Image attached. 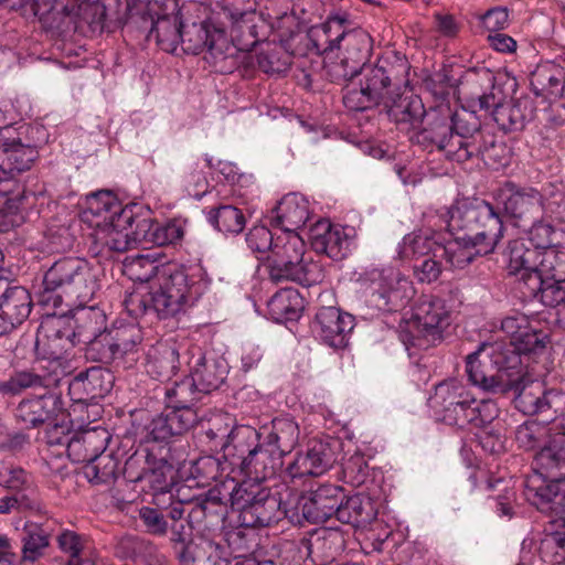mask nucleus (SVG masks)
Segmentation results:
<instances>
[{
    "label": "nucleus",
    "mask_w": 565,
    "mask_h": 565,
    "mask_svg": "<svg viewBox=\"0 0 565 565\" xmlns=\"http://www.w3.org/2000/svg\"><path fill=\"white\" fill-rule=\"evenodd\" d=\"M546 339L545 332L527 326L514 340L482 343L466 359L469 381L487 393L503 394L523 376L521 355L542 351Z\"/></svg>",
    "instance_id": "1"
},
{
    "label": "nucleus",
    "mask_w": 565,
    "mask_h": 565,
    "mask_svg": "<svg viewBox=\"0 0 565 565\" xmlns=\"http://www.w3.org/2000/svg\"><path fill=\"white\" fill-rule=\"evenodd\" d=\"M448 214V230L452 233L463 232L458 239L476 249L473 253L468 247L436 246L435 257H446L454 268H465L473 260L476 254L492 253L503 236L502 221L494 207L486 201H459L450 207Z\"/></svg>",
    "instance_id": "2"
},
{
    "label": "nucleus",
    "mask_w": 565,
    "mask_h": 565,
    "mask_svg": "<svg viewBox=\"0 0 565 565\" xmlns=\"http://www.w3.org/2000/svg\"><path fill=\"white\" fill-rule=\"evenodd\" d=\"M487 130L473 111L461 109L449 116H435L428 126L416 135L418 143L435 146L448 160L458 162Z\"/></svg>",
    "instance_id": "3"
},
{
    "label": "nucleus",
    "mask_w": 565,
    "mask_h": 565,
    "mask_svg": "<svg viewBox=\"0 0 565 565\" xmlns=\"http://www.w3.org/2000/svg\"><path fill=\"white\" fill-rule=\"evenodd\" d=\"M518 266H526L518 275L527 285L530 291L540 296L547 307H556L565 302V252H525L521 245L515 249Z\"/></svg>",
    "instance_id": "4"
},
{
    "label": "nucleus",
    "mask_w": 565,
    "mask_h": 565,
    "mask_svg": "<svg viewBox=\"0 0 565 565\" xmlns=\"http://www.w3.org/2000/svg\"><path fill=\"white\" fill-rule=\"evenodd\" d=\"M430 405L441 422L459 428L482 427L494 418L491 411L492 404L477 401L459 381L454 379L436 385Z\"/></svg>",
    "instance_id": "5"
},
{
    "label": "nucleus",
    "mask_w": 565,
    "mask_h": 565,
    "mask_svg": "<svg viewBox=\"0 0 565 565\" xmlns=\"http://www.w3.org/2000/svg\"><path fill=\"white\" fill-rule=\"evenodd\" d=\"M41 302L51 300V292L61 290L62 295L74 298L78 306H86L98 290L95 275L88 264L79 258H63L55 262L43 278Z\"/></svg>",
    "instance_id": "6"
},
{
    "label": "nucleus",
    "mask_w": 565,
    "mask_h": 565,
    "mask_svg": "<svg viewBox=\"0 0 565 565\" xmlns=\"http://www.w3.org/2000/svg\"><path fill=\"white\" fill-rule=\"evenodd\" d=\"M450 323L451 313L446 301L438 297H426L412 318L401 326V337L405 344L427 349L443 340Z\"/></svg>",
    "instance_id": "7"
},
{
    "label": "nucleus",
    "mask_w": 565,
    "mask_h": 565,
    "mask_svg": "<svg viewBox=\"0 0 565 565\" xmlns=\"http://www.w3.org/2000/svg\"><path fill=\"white\" fill-rule=\"evenodd\" d=\"M105 431L89 429L72 434L66 454L73 462H87L85 476L93 483H108L115 479L117 463L106 449Z\"/></svg>",
    "instance_id": "8"
},
{
    "label": "nucleus",
    "mask_w": 565,
    "mask_h": 565,
    "mask_svg": "<svg viewBox=\"0 0 565 565\" xmlns=\"http://www.w3.org/2000/svg\"><path fill=\"white\" fill-rule=\"evenodd\" d=\"M311 40L322 53L332 52L334 49L343 50V57L352 65H359L360 71L366 65L372 52V39L369 33L361 29L343 31L339 18H330L320 26L313 28Z\"/></svg>",
    "instance_id": "9"
},
{
    "label": "nucleus",
    "mask_w": 565,
    "mask_h": 565,
    "mask_svg": "<svg viewBox=\"0 0 565 565\" xmlns=\"http://www.w3.org/2000/svg\"><path fill=\"white\" fill-rule=\"evenodd\" d=\"M513 392L515 407L525 415L541 414L544 420H554L565 414V396L556 391H546L542 383L529 381L523 376L515 387L507 390L502 395Z\"/></svg>",
    "instance_id": "10"
},
{
    "label": "nucleus",
    "mask_w": 565,
    "mask_h": 565,
    "mask_svg": "<svg viewBox=\"0 0 565 565\" xmlns=\"http://www.w3.org/2000/svg\"><path fill=\"white\" fill-rule=\"evenodd\" d=\"M407 287L406 279L384 275L383 271L373 273L362 292L369 315L374 316L376 312H391L403 308L408 301Z\"/></svg>",
    "instance_id": "11"
},
{
    "label": "nucleus",
    "mask_w": 565,
    "mask_h": 565,
    "mask_svg": "<svg viewBox=\"0 0 565 565\" xmlns=\"http://www.w3.org/2000/svg\"><path fill=\"white\" fill-rule=\"evenodd\" d=\"M0 175L11 188V195H14L15 177L32 168L39 158V151L35 146L22 142L17 129L0 132Z\"/></svg>",
    "instance_id": "12"
},
{
    "label": "nucleus",
    "mask_w": 565,
    "mask_h": 565,
    "mask_svg": "<svg viewBox=\"0 0 565 565\" xmlns=\"http://www.w3.org/2000/svg\"><path fill=\"white\" fill-rule=\"evenodd\" d=\"M231 503L227 518L239 526H268L277 522L285 512L277 497H228Z\"/></svg>",
    "instance_id": "13"
},
{
    "label": "nucleus",
    "mask_w": 565,
    "mask_h": 565,
    "mask_svg": "<svg viewBox=\"0 0 565 565\" xmlns=\"http://www.w3.org/2000/svg\"><path fill=\"white\" fill-rule=\"evenodd\" d=\"M530 503L562 527L546 534L539 548L544 562L561 563L565 558V497H532Z\"/></svg>",
    "instance_id": "14"
},
{
    "label": "nucleus",
    "mask_w": 565,
    "mask_h": 565,
    "mask_svg": "<svg viewBox=\"0 0 565 565\" xmlns=\"http://www.w3.org/2000/svg\"><path fill=\"white\" fill-rule=\"evenodd\" d=\"M17 423L25 428H39L51 425L64 416L63 402L60 395L46 392L22 398L13 411Z\"/></svg>",
    "instance_id": "15"
},
{
    "label": "nucleus",
    "mask_w": 565,
    "mask_h": 565,
    "mask_svg": "<svg viewBox=\"0 0 565 565\" xmlns=\"http://www.w3.org/2000/svg\"><path fill=\"white\" fill-rule=\"evenodd\" d=\"M86 204V209L82 213V220L96 231L114 221H117L116 226H122L124 223L135 221L132 209L122 206L109 191L89 195Z\"/></svg>",
    "instance_id": "16"
},
{
    "label": "nucleus",
    "mask_w": 565,
    "mask_h": 565,
    "mask_svg": "<svg viewBox=\"0 0 565 565\" xmlns=\"http://www.w3.org/2000/svg\"><path fill=\"white\" fill-rule=\"evenodd\" d=\"M145 482L141 492L145 494H166L175 491L178 494L192 490L191 484L175 481V471L167 456L157 458L154 448H147Z\"/></svg>",
    "instance_id": "17"
},
{
    "label": "nucleus",
    "mask_w": 565,
    "mask_h": 565,
    "mask_svg": "<svg viewBox=\"0 0 565 565\" xmlns=\"http://www.w3.org/2000/svg\"><path fill=\"white\" fill-rule=\"evenodd\" d=\"M353 328V316L335 307H323L316 315L315 331L326 344L332 348L347 347L348 335Z\"/></svg>",
    "instance_id": "18"
},
{
    "label": "nucleus",
    "mask_w": 565,
    "mask_h": 565,
    "mask_svg": "<svg viewBox=\"0 0 565 565\" xmlns=\"http://www.w3.org/2000/svg\"><path fill=\"white\" fill-rule=\"evenodd\" d=\"M335 461V455L330 443L310 440L307 451L299 454L289 465L288 472L292 479L318 477L324 473Z\"/></svg>",
    "instance_id": "19"
},
{
    "label": "nucleus",
    "mask_w": 565,
    "mask_h": 565,
    "mask_svg": "<svg viewBox=\"0 0 565 565\" xmlns=\"http://www.w3.org/2000/svg\"><path fill=\"white\" fill-rule=\"evenodd\" d=\"M31 308L32 299L24 287H7L0 295V337L22 324L29 317Z\"/></svg>",
    "instance_id": "20"
},
{
    "label": "nucleus",
    "mask_w": 565,
    "mask_h": 565,
    "mask_svg": "<svg viewBox=\"0 0 565 565\" xmlns=\"http://www.w3.org/2000/svg\"><path fill=\"white\" fill-rule=\"evenodd\" d=\"M309 239L317 253L334 260L343 259L349 252L350 239L344 228L328 221H319L310 228Z\"/></svg>",
    "instance_id": "21"
},
{
    "label": "nucleus",
    "mask_w": 565,
    "mask_h": 565,
    "mask_svg": "<svg viewBox=\"0 0 565 565\" xmlns=\"http://www.w3.org/2000/svg\"><path fill=\"white\" fill-rule=\"evenodd\" d=\"M555 236L556 232L551 224L535 222L529 231V241L532 244V247L526 246V244L521 239L510 241L505 250L509 273L518 275L520 271L526 269V266H518V264H514L516 246L521 245L522 249L525 252H537L540 256L550 250L561 252L555 248Z\"/></svg>",
    "instance_id": "22"
},
{
    "label": "nucleus",
    "mask_w": 565,
    "mask_h": 565,
    "mask_svg": "<svg viewBox=\"0 0 565 565\" xmlns=\"http://www.w3.org/2000/svg\"><path fill=\"white\" fill-rule=\"evenodd\" d=\"M129 302L136 305V308L130 309L135 315L153 311L160 319L175 317L192 307V305L174 298V295L160 287L152 289L145 296L134 295Z\"/></svg>",
    "instance_id": "23"
},
{
    "label": "nucleus",
    "mask_w": 565,
    "mask_h": 565,
    "mask_svg": "<svg viewBox=\"0 0 565 565\" xmlns=\"http://www.w3.org/2000/svg\"><path fill=\"white\" fill-rule=\"evenodd\" d=\"M129 302L136 305V308L130 309L135 315L153 311L160 319L175 317L192 307V305L174 298V295L160 287L152 289L145 296L134 295Z\"/></svg>",
    "instance_id": "24"
},
{
    "label": "nucleus",
    "mask_w": 565,
    "mask_h": 565,
    "mask_svg": "<svg viewBox=\"0 0 565 565\" xmlns=\"http://www.w3.org/2000/svg\"><path fill=\"white\" fill-rule=\"evenodd\" d=\"M129 302L136 305V308L130 309L135 315L153 311L160 319L175 317L192 307V305L174 298V295L160 287L152 289L145 296L134 295Z\"/></svg>",
    "instance_id": "25"
},
{
    "label": "nucleus",
    "mask_w": 565,
    "mask_h": 565,
    "mask_svg": "<svg viewBox=\"0 0 565 565\" xmlns=\"http://www.w3.org/2000/svg\"><path fill=\"white\" fill-rule=\"evenodd\" d=\"M168 1L172 6L171 13L160 15L154 9L157 1L150 6L149 11L153 12V14L151 15L152 26L148 38H154L156 43L162 51L177 54L183 23L178 14L174 13L177 9L175 0Z\"/></svg>",
    "instance_id": "26"
},
{
    "label": "nucleus",
    "mask_w": 565,
    "mask_h": 565,
    "mask_svg": "<svg viewBox=\"0 0 565 565\" xmlns=\"http://www.w3.org/2000/svg\"><path fill=\"white\" fill-rule=\"evenodd\" d=\"M309 218V203L301 195L289 193L271 210L270 224L286 234H297Z\"/></svg>",
    "instance_id": "27"
},
{
    "label": "nucleus",
    "mask_w": 565,
    "mask_h": 565,
    "mask_svg": "<svg viewBox=\"0 0 565 565\" xmlns=\"http://www.w3.org/2000/svg\"><path fill=\"white\" fill-rule=\"evenodd\" d=\"M60 374H62V371L57 372V369H54L51 373H39L34 369L14 371L8 379L0 381V394L17 396L26 390L49 388L60 381Z\"/></svg>",
    "instance_id": "28"
},
{
    "label": "nucleus",
    "mask_w": 565,
    "mask_h": 565,
    "mask_svg": "<svg viewBox=\"0 0 565 565\" xmlns=\"http://www.w3.org/2000/svg\"><path fill=\"white\" fill-rule=\"evenodd\" d=\"M534 462L552 482L565 481V430L552 436L548 444L535 455Z\"/></svg>",
    "instance_id": "29"
},
{
    "label": "nucleus",
    "mask_w": 565,
    "mask_h": 565,
    "mask_svg": "<svg viewBox=\"0 0 565 565\" xmlns=\"http://www.w3.org/2000/svg\"><path fill=\"white\" fill-rule=\"evenodd\" d=\"M500 199L505 214L515 220L516 226L534 221L542 213L541 196L537 192L505 191Z\"/></svg>",
    "instance_id": "30"
},
{
    "label": "nucleus",
    "mask_w": 565,
    "mask_h": 565,
    "mask_svg": "<svg viewBox=\"0 0 565 565\" xmlns=\"http://www.w3.org/2000/svg\"><path fill=\"white\" fill-rule=\"evenodd\" d=\"M530 86L535 96L559 98L565 88V71L553 62L542 63L531 73Z\"/></svg>",
    "instance_id": "31"
},
{
    "label": "nucleus",
    "mask_w": 565,
    "mask_h": 565,
    "mask_svg": "<svg viewBox=\"0 0 565 565\" xmlns=\"http://www.w3.org/2000/svg\"><path fill=\"white\" fill-rule=\"evenodd\" d=\"M535 113L533 100L523 96L504 102L493 111V119L504 131H520L532 120Z\"/></svg>",
    "instance_id": "32"
},
{
    "label": "nucleus",
    "mask_w": 565,
    "mask_h": 565,
    "mask_svg": "<svg viewBox=\"0 0 565 565\" xmlns=\"http://www.w3.org/2000/svg\"><path fill=\"white\" fill-rule=\"evenodd\" d=\"M475 148L476 150L469 149L466 151L458 163L478 160L482 161L489 168L499 169L500 167L507 166L509 162L510 149L490 131H487L483 137L477 139Z\"/></svg>",
    "instance_id": "33"
},
{
    "label": "nucleus",
    "mask_w": 565,
    "mask_h": 565,
    "mask_svg": "<svg viewBox=\"0 0 565 565\" xmlns=\"http://www.w3.org/2000/svg\"><path fill=\"white\" fill-rule=\"evenodd\" d=\"M115 351L118 359V366L129 369L139 360L142 335L140 329L135 324H121L110 329Z\"/></svg>",
    "instance_id": "34"
},
{
    "label": "nucleus",
    "mask_w": 565,
    "mask_h": 565,
    "mask_svg": "<svg viewBox=\"0 0 565 565\" xmlns=\"http://www.w3.org/2000/svg\"><path fill=\"white\" fill-rule=\"evenodd\" d=\"M113 386L111 373L102 367H90L84 372H79L70 384V394L76 402L85 401L84 397L77 396L82 390L87 392L92 398L103 396L110 391Z\"/></svg>",
    "instance_id": "35"
},
{
    "label": "nucleus",
    "mask_w": 565,
    "mask_h": 565,
    "mask_svg": "<svg viewBox=\"0 0 565 565\" xmlns=\"http://www.w3.org/2000/svg\"><path fill=\"white\" fill-rule=\"evenodd\" d=\"M179 351L174 344L159 343L149 353L146 370L154 380L170 381L179 370Z\"/></svg>",
    "instance_id": "36"
},
{
    "label": "nucleus",
    "mask_w": 565,
    "mask_h": 565,
    "mask_svg": "<svg viewBox=\"0 0 565 565\" xmlns=\"http://www.w3.org/2000/svg\"><path fill=\"white\" fill-rule=\"evenodd\" d=\"M161 289L174 295V298L194 306L203 292V284L194 280L183 269H173L164 271L160 277L159 286Z\"/></svg>",
    "instance_id": "37"
},
{
    "label": "nucleus",
    "mask_w": 565,
    "mask_h": 565,
    "mask_svg": "<svg viewBox=\"0 0 565 565\" xmlns=\"http://www.w3.org/2000/svg\"><path fill=\"white\" fill-rule=\"evenodd\" d=\"M238 52L234 41L230 42L225 33L220 29H213L209 45L204 51V60L217 72H231L235 65V55Z\"/></svg>",
    "instance_id": "38"
},
{
    "label": "nucleus",
    "mask_w": 565,
    "mask_h": 565,
    "mask_svg": "<svg viewBox=\"0 0 565 565\" xmlns=\"http://www.w3.org/2000/svg\"><path fill=\"white\" fill-rule=\"evenodd\" d=\"M281 456L277 455L270 447L259 446L239 462L244 475L252 481L260 483L275 475L276 467L280 463Z\"/></svg>",
    "instance_id": "39"
},
{
    "label": "nucleus",
    "mask_w": 565,
    "mask_h": 565,
    "mask_svg": "<svg viewBox=\"0 0 565 565\" xmlns=\"http://www.w3.org/2000/svg\"><path fill=\"white\" fill-rule=\"evenodd\" d=\"M228 372L227 364L222 359L202 358L191 372V377L199 393L209 394L217 390Z\"/></svg>",
    "instance_id": "40"
},
{
    "label": "nucleus",
    "mask_w": 565,
    "mask_h": 565,
    "mask_svg": "<svg viewBox=\"0 0 565 565\" xmlns=\"http://www.w3.org/2000/svg\"><path fill=\"white\" fill-rule=\"evenodd\" d=\"M259 436L260 434L252 426L235 425L222 451L223 457L226 460H232L233 463L236 459L242 462L260 446Z\"/></svg>",
    "instance_id": "41"
},
{
    "label": "nucleus",
    "mask_w": 565,
    "mask_h": 565,
    "mask_svg": "<svg viewBox=\"0 0 565 565\" xmlns=\"http://www.w3.org/2000/svg\"><path fill=\"white\" fill-rule=\"evenodd\" d=\"M299 427L290 418H275L271 422V429L267 434V446L279 456L289 454L298 444Z\"/></svg>",
    "instance_id": "42"
},
{
    "label": "nucleus",
    "mask_w": 565,
    "mask_h": 565,
    "mask_svg": "<svg viewBox=\"0 0 565 565\" xmlns=\"http://www.w3.org/2000/svg\"><path fill=\"white\" fill-rule=\"evenodd\" d=\"M393 73L394 67L387 61H382L375 65L366 64L359 72V75L363 76L360 83L363 84L364 89L372 93L381 102L395 78Z\"/></svg>",
    "instance_id": "43"
},
{
    "label": "nucleus",
    "mask_w": 565,
    "mask_h": 565,
    "mask_svg": "<svg viewBox=\"0 0 565 565\" xmlns=\"http://www.w3.org/2000/svg\"><path fill=\"white\" fill-rule=\"evenodd\" d=\"M388 118L405 129L417 127L425 115L424 105L417 96H399L387 109Z\"/></svg>",
    "instance_id": "44"
},
{
    "label": "nucleus",
    "mask_w": 565,
    "mask_h": 565,
    "mask_svg": "<svg viewBox=\"0 0 565 565\" xmlns=\"http://www.w3.org/2000/svg\"><path fill=\"white\" fill-rule=\"evenodd\" d=\"M215 29L207 21L183 24L180 40V49L183 53L198 55L205 51Z\"/></svg>",
    "instance_id": "45"
},
{
    "label": "nucleus",
    "mask_w": 565,
    "mask_h": 565,
    "mask_svg": "<svg viewBox=\"0 0 565 565\" xmlns=\"http://www.w3.org/2000/svg\"><path fill=\"white\" fill-rule=\"evenodd\" d=\"M268 309L276 320H295L302 309V299L295 289H281L270 298Z\"/></svg>",
    "instance_id": "46"
},
{
    "label": "nucleus",
    "mask_w": 565,
    "mask_h": 565,
    "mask_svg": "<svg viewBox=\"0 0 565 565\" xmlns=\"http://www.w3.org/2000/svg\"><path fill=\"white\" fill-rule=\"evenodd\" d=\"M85 356L87 360L98 362L102 364H116L118 366V359L115 351V345L110 329L104 330L89 339L86 342Z\"/></svg>",
    "instance_id": "47"
},
{
    "label": "nucleus",
    "mask_w": 565,
    "mask_h": 565,
    "mask_svg": "<svg viewBox=\"0 0 565 565\" xmlns=\"http://www.w3.org/2000/svg\"><path fill=\"white\" fill-rule=\"evenodd\" d=\"M131 222L124 223L122 226H116L117 221H114L97 230L96 237L109 250L124 253L135 246L128 226Z\"/></svg>",
    "instance_id": "48"
},
{
    "label": "nucleus",
    "mask_w": 565,
    "mask_h": 565,
    "mask_svg": "<svg viewBox=\"0 0 565 565\" xmlns=\"http://www.w3.org/2000/svg\"><path fill=\"white\" fill-rule=\"evenodd\" d=\"M235 426L234 418L227 413H221L209 419V427L204 431L212 451H223L230 435Z\"/></svg>",
    "instance_id": "49"
},
{
    "label": "nucleus",
    "mask_w": 565,
    "mask_h": 565,
    "mask_svg": "<svg viewBox=\"0 0 565 565\" xmlns=\"http://www.w3.org/2000/svg\"><path fill=\"white\" fill-rule=\"evenodd\" d=\"M179 559L181 565H228L212 544L205 546L189 544L180 553Z\"/></svg>",
    "instance_id": "50"
},
{
    "label": "nucleus",
    "mask_w": 565,
    "mask_h": 565,
    "mask_svg": "<svg viewBox=\"0 0 565 565\" xmlns=\"http://www.w3.org/2000/svg\"><path fill=\"white\" fill-rule=\"evenodd\" d=\"M305 242L298 234L277 236L268 256L298 265L305 255Z\"/></svg>",
    "instance_id": "51"
},
{
    "label": "nucleus",
    "mask_w": 565,
    "mask_h": 565,
    "mask_svg": "<svg viewBox=\"0 0 565 565\" xmlns=\"http://www.w3.org/2000/svg\"><path fill=\"white\" fill-rule=\"evenodd\" d=\"M196 385L191 375L167 384L164 395L168 406H190L196 399Z\"/></svg>",
    "instance_id": "52"
},
{
    "label": "nucleus",
    "mask_w": 565,
    "mask_h": 565,
    "mask_svg": "<svg viewBox=\"0 0 565 565\" xmlns=\"http://www.w3.org/2000/svg\"><path fill=\"white\" fill-rule=\"evenodd\" d=\"M297 507L301 509L302 516L312 523L328 520L334 513V505H327L323 501L332 497H294Z\"/></svg>",
    "instance_id": "53"
},
{
    "label": "nucleus",
    "mask_w": 565,
    "mask_h": 565,
    "mask_svg": "<svg viewBox=\"0 0 565 565\" xmlns=\"http://www.w3.org/2000/svg\"><path fill=\"white\" fill-rule=\"evenodd\" d=\"M212 220L218 231L226 234L241 233L246 223V218L242 210L233 205H222L217 207Z\"/></svg>",
    "instance_id": "54"
},
{
    "label": "nucleus",
    "mask_w": 565,
    "mask_h": 565,
    "mask_svg": "<svg viewBox=\"0 0 565 565\" xmlns=\"http://www.w3.org/2000/svg\"><path fill=\"white\" fill-rule=\"evenodd\" d=\"M436 246L438 245L426 235L409 233L404 236L398 245L397 255L402 260L427 256L430 252L434 253Z\"/></svg>",
    "instance_id": "55"
},
{
    "label": "nucleus",
    "mask_w": 565,
    "mask_h": 565,
    "mask_svg": "<svg viewBox=\"0 0 565 565\" xmlns=\"http://www.w3.org/2000/svg\"><path fill=\"white\" fill-rule=\"evenodd\" d=\"M179 181L190 196L201 198L206 191V178L199 162L184 163L180 171Z\"/></svg>",
    "instance_id": "56"
},
{
    "label": "nucleus",
    "mask_w": 565,
    "mask_h": 565,
    "mask_svg": "<svg viewBox=\"0 0 565 565\" xmlns=\"http://www.w3.org/2000/svg\"><path fill=\"white\" fill-rule=\"evenodd\" d=\"M164 414L175 436H181L193 428L199 416L191 406H166Z\"/></svg>",
    "instance_id": "57"
},
{
    "label": "nucleus",
    "mask_w": 565,
    "mask_h": 565,
    "mask_svg": "<svg viewBox=\"0 0 565 565\" xmlns=\"http://www.w3.org/2000/svg\"><path fill=\"white\" fill-rule=\"evenodd\" d=\"M0 486L13 492H33V477L20 467H6L0 470Z\"/></svg>",
    "instance_id": "58"
},
{
    "label": "nucleus",
    "mask_w": 565,
    "mask_h": 565,
    "mask_svg": "<svg viewBox=\"0 0 565 565\" xmlns=\"http://www.w3.org/2000/svg\"><path fill=\"white\" fill-rule=\"evenodd\" d=\"M218 461L212 456L202 457L198 459L192 467V477L183 481L185 484H191L193 488L209 486L211 480H214L218 473Z\"/></svg>",
    "instance_id": "59"
},
{
    "label": "nucleus",
    "mask_w": 565,
    "mask_h": 565,
    "mask_svg": "<svg viewBox=\"0 0 565 565\" xmlns=\"http://www.w3.org/2000/svg\"><path fill=\"white\" fill-rule=\"evenodd\" d=\"M218 7L232 26L247 19H256V0H221Z\"/></svg>",
    "instance_id": "60"
},
{
    "label": "nucleus",
    "mask_w": 565,
    "mask_h": 565,
    "mask_svg": "<svg viewBox=\"0 0 565 565\" xmlns=\"http://www.w3.org/2000/svg\"><path fill=\"white\" fill-rule=\"evenodd\" d=\"M259 260L263 262L268 278L274 284L294 281L297 265L290 263V260H280L268 255L264 258L259 257Z\"/></svg>",
    "instance_id": "61"
},
{
    "label": "nucleus",
    "mask_w": 565,
    "mask_h": 565,
    "mask_svg": "<svg viewBox=\"0 0 565 565\" xmlns=\"http://www.w3.org/2000/svg\"><path fill=\"white\" fill-rule=\"evenodd\" d=\"M256 19H247L232 26V40L238 51H250L259 41Z\"/></svg>",
    "instance_id": "62"
},
{
    "label": "nucleus",
    "mask_w": 565,
    "mask_h": 565,
    "mask_svg": "<svg viewBox=\"0 0 565 565\" xmlns=\"http://www.w3.org/2000/svg\"><path fill=\"white\" fill-rule=\"evenodd\" d=\"M275 239L271 232L263 225L254 226L247 234L246 243L248 247L256 254L257 258L266 257L275 245Z\"/></svg>",
    "instance_id": "63"
},
{
    "label": "nucleus",
    "mask_w": 565,
    "mask_h": 565,
    "mask_svg": "<svg viewBox=\"0 0 565 565\" xmlns=\"http://www.w3.org/2000/svg\"><path fill=\"white\" fill-rule=\"evenodd\" d=\"M324 278L322 266L311 258L302 256V260L296 266L294 281L302 286H312L321 282Z\"/></svg>",
    "instance_id": "64"
}]
</instances>
